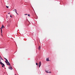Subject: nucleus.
Here are the masks:
<instances>
[{"label": "nucleus", "mask_w": 75, "mask_h": 75, "mask_svg": "<svg viewBox=\"0 0 75 75\" xmlns=\"http://www.w3.org/2000/svg\"><path fill=\"white\" fill-rule=\"evenodd\" d=\"M1 61H0V64L2 65H3V66H4V64H3V63H2V62H1Z\"/></svg>", "instance_id": "obj_3"}, {"label": "nucleus", "mask_w": 75, "mask_h": 75, "mask_svg": "<svg viewBox=\"0 0 75 75\" xmlns=\"http://www.w3.org/2000/svg\"><path fill=\"white\" fill-rule=\"evenodd\" d=\"M0 61H1V60H0Z\"/></svg>", "instance_id": "obj_20"}, {"label": "nucleus", "mask_w": 75, "mask_h": 75, "mask_svg": "<svg viewBox=\"0 0 75 75\" xmlns=\"http://www.w3.org/2000/svg\"><path fill=\"white\" fill-rule=\"evenodd\" d=\"M46 61H49V59L48 58H47L46 59Z\"/></svg>", "instance_id": "obj_7"}, {"label": "nucleus", "mask_w": 75, "mask_h": 75, "mask_svg": "<svg viewBox=\"0 0 75 75\" xmlns=\"http://www.w3.org/2000/svg\"><path fill=\"white\" fill-rule=\"evenodd\" d=\"M15 75H16V74Z\"/></svg>", "instance_id": "obj_22"}, {"label": "nucleus", "mask_w": 75, "mask_h": 75, "mask_svg": "<svg viewBox=\"0 0 75 75\" xmlns=\"http://www.w3.org/2000/svg\"><path fill=\"white\" fill-rule=\"evenodd\" d=\"M15 11L16 13H17V11H16V10H15Z\"/></svg>", "instance_id": "obj_14"}, {"label": "nucleus", "mask_w": 75, "mask_h": 75, "mask_svg": "<svg viewBox=\"0 0 75 75\" xmlns=\"http://www.w3.org/2000/svg\"><path fill=\"white\" fill-rule=\"evenodd\" d=\"M4 67H5V65L4 64V66H3V64L2 65V67L4 68Z\"/></svg>", "instance_id": "obj_9"}, {"label": "nucleus", "mask_w": 75, "mask_h": 75, "mask_svg": "<svg viewBox=\"0 0 75 75\" xmlns=\"http://www.w3.org/2000/svg\"><path fill=\"white\" fill-rule=\"evenodd\" d=\"M0 57H1V58H1V59H2V60H3V59L2 58V57H1V56H0Z\"/></svg>", "instance_id": "obj_10"}, {"label": "nucleus", "mask_w": 75, "mask_h": 75, "mask_svg": "<svg viewBox=\"0 0 75 75\" xmlns=\"http://www.w3.org/2000/svg\"><path fill=\"white\" fill-rule=\"evenodd\" d=\"M5 59H6V58H4Z\"/></svg>", "instance_id": "obj_19"}, {"label": "nucleus", "mask_w": 75, "mask_h": 75, "mask_svg": "<svg viewBox=\"0 0 75 75\" xmlns=\"http://www.w3.org/2000/svg\"><path fill=\"white\" fill-rule=\"evenodd\" d=\"M33 11H34V10H33Z\"/></svg>", "instance_id": "obj_21"}, {"label": "nucleus", "mask_w": 75, "mask_h": 75, "mask_svg": "<svg viewBox=\"0 0 75 75\" xmlns=\"http://www.w3.org/2000/svg\"><path fill=\"white\" fill-rule=\"evenodd\" d=\"M45 72H46L47 73H51V71H49V72H48L47 71V70H45Z\"/></svg>", "instance_id": "obj_5"}, {"label": "nucleus", "mask_w": 75, "mask_h": 75, "mask_svg": "<svg viewBox=\"0 0 75 75\" xmlns=\"http://www.w3.org/2000/svg\"><path fill=\"white\" fill-rule=\"evenodd\" d=\"M24 15H28V14H25Z\"/></svg>", "instance_id": "obj_17"}, {"label": "nucleus", "mask_w": 75, "mask_h": 75, "mask_svg": "<svg viewBox=\"0 0 75 75\" xmlns=\"http://www.w3.org/2000/svg\"><path fill=\"white\" fill-rule=\"evenodd\" d=\"M9 69H10L12 70V67H9Z\"/></svg>", "instance_id": "obj_8"}, {"label": "nucleus", "mask_w": 75, "mask_h": 75, "mask_svg": "<svg viewBox=\"0 0 75 75\" xmlns=\"http://www.w3.org/2000/svg\"><path fill=\"white\" fill-rule=\"evenodd\" d=\"M28 16H29V17H30V14H28Z\"/></svg>", "instance_id": "obj_12"}, {"label": "nucleus", "mask_w": 75, "mask_h": 75, "mask_svg": "<svg viewBox=\"0 0 75 75\" xmlns=\"http://www.w3.org/2000/svg\"><path fill=\"white\" fill-rule=\"evenodd\" d=\"M41 62H40L39 64V68L40 67V66H41Z\"/></svg>", "instance_id": "obj_4"}, {"label": "nucleus", "mask_w": 75, "mask_h": 75, "mask_svg": "<svg viewBox=\"0 0 75 75\" xmlns=\"http://www.w3.org/2000/svg\"><path fill=\"white\" fill-rule=\"evenodd\" d=\"M10 17H11L12 18V17H12V16H11H11H10Z\"/></svg>", "instance_id": "obj_16"}, {"label": "nucleus", "mask_w": 75, "mask_h": 75, "mask_svg": "<svg viewBox=\"0 0 75 75\" xmlns=\"http://www.w3.org/2000/svg\"><path fill=\"white\" fill-rule=\"evenodd\" d=\"M40 49H41V46H40L38 47V49L39 50H40Z\"/></svg>", "instance_id": "obj_6"}, {"label": "nucleus", "mask_w": 75, "mask_h": 75, "mask_svg": "<svg viewBox=\"0 0 75 75\" xmlns=\"http://www.w3.org/2000/svg\"><path fill=\"white\" fill-rule=\"evenodd\" d=\"M10 13H8V14H10Z\"/></svg>", "instance_id": "obj_18"}, {"label": "nucleus", "mask_w": 75, "mask_h": 75, "mask_svg": "<svg viewBox=\"0 0 75 75\" xmlns=\"http://www.w3.org/2000/svg\"><path fill=\"white\" fill-rule=\"evenodd\" d=\"M6 7L7 8H8L9 6H6Z\"/></svg>", "instance_id": "obj_11"}, {"label": "nucleus", "mask_w": 75, "mask_h": 75, "mask_svg": "<svg viewBox=\"0 0 75 75\" xmlns=\"http://www.w3.org/2000/svg\"><path fill=\"white\" fill-rule=\"evenodd\" d=\"M36 65H38V63H36Z\"/></svg>", "instance_id": "obj_13"}, {"label": "nucleus", "mask_w": 75, "mask_h": 75, "mask_svg": "<svg viewBox=\"0 0 75 75\" xmlns=\"http://www.w3.org/2000/svg\"><path fill=\"white\" fill-rule=\"evenodd\" d=\"M16 13L17 14V15H18V13H17V12Z\"/></svg>", "instance_id": "obj_15"}, {"label": "nucleus", "mask_w": 75, "mask_h": 75, "mask_svg": "<svg viewBox=\"0 0 75 75\" xmlns=\"http://www.w3.org/2000/svg\"><path fill=\"white\" fill-rule=\"evenodd\" d=\"M5 60L6 61H5V62L6 64L7 65H10V63L8 62V60L7 59H6Z\"/></svg>", "instance_id": "obj_1"}, {"label": "nucleus", "mask_w": 75, "mask_h": 75, "mask_svg": "<svg viewBox=\"0 0 75 75\" xmlns=\"http://www.w3.org/2000/svg\"><path fill=\"white\" fill-rule=\"evenodd\" d=\"M5 28V27L4 26V25H2L1 28V34L2 35V36H3V35H2V29H1V28Z\"/></svg>", "instance_id": "obj_2"}]
</instances>
